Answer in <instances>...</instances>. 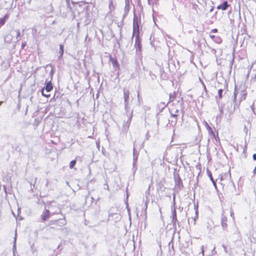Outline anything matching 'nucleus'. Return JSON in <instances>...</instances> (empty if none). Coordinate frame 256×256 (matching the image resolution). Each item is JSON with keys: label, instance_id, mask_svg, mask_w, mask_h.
<instances>
[{"label": "nucleus", "instance_id": "f257e3e1", "mask_svg": "<svg viewBox=\"0 0 256 256\" xmlns=\"http://www.w3.org/2000/svg\"><path fill=\"white\" fill-rule=\"evenodd\" d=\"M140 24V19L134 15L133 19V33L132 38L134 37V34H140L139 26Z\"/></svg>", "mask_w": 256, "mask_h": 256}, {"label": "nucleus", "instance_id": "f03ea898", "mask_svg": "<svg viewBox=\"0 0 256 256\" xmlns=\"http://www.w3.org/2000/svg\"><path fill=\"white\" fill-rule=\"evenodd\" d=\"M48 208L52 215L61 213L60 208L55 202H52Z\"/></svg>", "mask_w": 256, "mask_h": 256}, {"label": "nucleus", "instance_id": "7ed1b4c3", "mask_svg": "<svg viewBox=\"0 0 256 256\" xmlns=\"http://www.w3.org/2000/svg\"><path fill=\"white\" fill-rule=\"evenodd\" d=\"M124 92V107L125 109L126 110L129 104V98H130V91L128 89L124 88L123 90Z\"/></svg>", "mask_w": 256, "mask_h": 256}, {"label": "nucleus", "instance_id": "20e7f679", "mask_svg": "<svg viewBox=\"0 0 256 256\" xmlns=\"http://www.w3.org/2000/svg\"><path fill=\"white\" fill-rule=\"evenodd\" d=\"M52 88H53V86H52V84L51 82H48L46 84V86L45 88H42V95L44 96H46V97H48L50 96V95L48 94H45L44 93V90L47 92H50L52 90Z\"/></svg>", "mask_w": 256, "mask_h": 256}, {"label": "nucleus", "instance_id": "39448f33", "mask_svg": "<svg viewBox=\"0 0 256 256\" xmlns=\"http://www.w3.org/2000/svg\"><path fill=\"white\" fill-rule=\"evenodd\" d=\"M172 214L170 218L172 219V222L175 224L176 222L178 221L176 218V214L175 208V196L173 197V206H172Z\"/></svg>", "mask_w": 256, "mask_h": 256}, {"label": "nucleus", "instance_id": "423d86ee", "mask_svg": "<svg viewBox=\"0 0 256 256\" xmlns=\"http://www.w3.org/2000/svg\"><path fill=\"white\" fill-rule=\"evenodd\" d=\"M170 112L172 116L174 118V120H172V122H174V124H176L177 122L176 117L178 116V108H174V106H172V108H170Z\"/></svg>", "mask_w": 256, "mask_h": 256}, {"label": "nucleus", "instance_id": "0eeeda50", "mask_svg": "<svg viewBox=\"0 0 256 256\" xmlns=\"http://www.w3.org/2000/svg\"><path fill=\"white\" fill-rule=\"evenodd\" d=\"M134 47L136 50H141L142 45L140 44V34H136Z\"/></svg>", "mask_w": 256, "mask_h": 256}, {"label": "nucleus", "instance_id": "6e6552de", "mask_svg": "<svg viewBox=\"0 0 256 256\" xmlns=\"http://www.w3.org/2000/svg\"><path fill=\"white\" fill-rule=\"evenodd\" d=\"M110 60L112 63V64L115 70H119L120 68V65L118 62V60L115 57L110 56Z\"/></svg>", "mask_w": 256, "mask_h": 256}, {"label": "nucleus", "instance_id": "1a4fd4ad", "mask_svg": "<svg viewBox=\"0 0 256 256\" xmlns=\"http://www.w3.org/2000/svg\"><path fill=\"white\" fill-rule=\"evenodd\" d=\"M227 218L224 214H222L221 216V226L224 230H226L228 228Z\"/></svg>", "mask_w": 256, "mask_h": 256}, {"label": "nucleus", "instance_id": "9d476101", "mask_svg": "<svg viewBox=\"0 0 256 256\" xmlns=\"http://www.w3.org/2000/svg\"><path fill=\"white\" fill-rule=\"evenodd\" d=\"M50 223L51 224H56L60 226H64L66 224V222L64 219H59L58 220L50 221Z\"/></svg>", "mask_w": 256, "mask_h": 256}, {"label": "nucleus", "instance_id": "9b49d317", "mask_svg": "<svg viewBox=\"0 0 256 256\" xmlns=\"http://www.w3.org/2000/svg\"><path fill=\"white\" fill-rule=\"evenodd\" d=\"M50 212L48 210H46L41 215L42 219L44 220H47L50 218Z\"/></svg>", "mask_w": 256, "mask_h": 256}, {"label": "nucleus", "instance_id": "f8f14e48", "mask_svg": "<svg viewBox=\"0 0 256 256\" xmlns=\"http://www.w3.org/2000/svg\"><path fill=\"white\" fill-rule=\"evenodd\" d=\"M228 6H229V5L228 3V2L224 1L221 4L218 6H217V8L218 10H226L228 8Z\"/></svg>", "mask_w": 256, "mask_h": 256}, {"label": "nucleus", "instance_id": "ddd939ff", "mask_svg": "<svg viewBox=\"0 0 256 256\" xmlns=\"http://www.w3.org/2000/svg\"><path fill=\"white\" fill-rule=\"evenodd\" d=\"M210 36L212 40L217 44H220L222 42V38L218 36H215L214 35L210 34Z\"/></svg>", "mask_w": 256, "mask_h": 256}, {"label": "nucleus", "instance_id": "4468645a", "mask_svg": "<svg viewBox=\"0 0 256 256\" xmlns=\"http://www.w3.org/2000/svg\"><path fill=\"white\" fill-rule=\"evenodd\" d=\"M8 18L9 15L8 14H6L3 18H0V28L5 24L6 21Z\"/></svg>", "mask_w": 256, "mask_h": 256}, {"label": "nucleus", "instance_id": "2eb2a0df", "mask_svg": "<svg viewBox=\"0 0 256 256\" xmlns=\"http://www.w3.org/2000/svg\"><path fill=\"white\" fill-rule=\"evenodd\" d=\"M176 95V92H174L173 93H170L169 95V102H173L174 100Z\"/></svg>", "mask_w": 256, "mask_h": 256}, {"label": "nucleus", "instance_id": "dca6fc26", "mask_svg": "<svg viewBox=\"0 0 256 256\" xmlns=\"http://www.w3.org/2000/svg\"><path fill=\"white\" fill-rule=\"evenodd\" d=\"M207 174H208V177L210 178V180L212 182L214 186H216V182L212 178V174L211 172L208 170H207Z\"/></svg>", "mask_w": 256, "mask_h": 256}, {"label": "nucleus", "instance_id": "f3484780", "mask_svg": "<svg viewBox=\"0 0 256 256\" xmlns=\"http://www.w3.org/2000/svg\"><path fill=\"white\" fill-rule=\"evenodd\" d=\"M64 45L60 44V51H59L60 56L58 58L59 60L60 59L62 58V55L64 54Z\"/></svg>", "mask_w": 256, "mask_h": 256}, {"label": "nucleus", "instance_id": "a211bd4d", "mask_svg": "<svg viewBox=\"0 0 256 256\" xmlns=\"http://www.w3.org/2000/svg\"><path fill=\"white\" fill-rule=\"evenodd\" d=\"M241 97L240 98V102L246 99V93L244 91H242L240 93Z\"/></svg>", "mask_w": 256, "mask_h": 256}, {"label": "nucleus", "instance_id": "6ab92c4d", "mask_svg": "<svg viewBox=\"0 0 256 256\" xmlns=\"http://www.w3.org/2000/svg\"><path fill=\"white\" fill-rule=\"evenodd\" d=\"M133 151H134V162H133V164L134 165L135 162H136L137 158H138V154H136V150H135L134 147V148Z\"/></svg>", "mask_w": 256, "mask_h": 256}, {"label": "nucleus", "instance_id": "aec40b11", "mask_svg": "<svg viewBox=\"0 0 256 256\" xmlns=\"http://www.w3.org/2000/svg\"><path fill=\"white\" fill-rule=\"evenodd\" d=\"M76 164V160L71 161L70 164V168H74V166H75Z\"/></svg>", "mask_w": 256, "mask_h": 256}, {"label": "nucleus", "instance_id": "412c9836", "mask_svg": "<svg viewBox=\"0 0 256 256\" xmlns=\"http://www.w3.org/2000/svg\"><path fill=\"white\" fill-rule=\"evenodd\" d=\"M238 94V92L236 91V87L235 88L234 92V99L233 102H236V96Z\"/></svg>", "mask_w": 256, "mask_h": 256}, {"label": "nucleus", "instance_id": "4be33fe9", "mask_svg": "<svg viewBox=\"0 0 256 256\" xmlns=\"http://www.w3.org/2000/svg\"><path fill=\"white\" fill-rule=\"evenodd\" d=\"M109 8L110 10H112L114 9V6L112 2H110L109 4Z\"/></svg>", "mask_w": 256, "mask_h": 256}, {"label": "nucleus", "instance_id": "5701e85b", "mask_svg": "<svg viewBox=\"0 0 256 256\" xmlns=\"http://www.w3.org/2000/svg\"><path fill=\"white\" fill-rule=\"evenodd\" d=\"M176 182V186H180L182 185V180L179 178L178 180Z\"/></svg>", "mask_w": 256, "mask_h": 256}, {"label": "nucleus", "instance_id": "b1692460", "mask_svg": "<svg viewBox=\"0 0 256 256\" xmlns=\"http://www.w3.org/2000/svg\"><path fill=\"white\" fill-rule=\"evenodd\" d=\"M128 10H129V5L128 4L126 3V6L124 8V12H125L126 14L128 12Z\"/></svg>", "mask_w": 256, "mask_h": 256}, {"label": "nucleus", "instance_id": "393cba45", "mask_svg": "<svg viewBox=\"0 0 256 256\" xmlns=\"http://www.w3.org/2000/svg\"><path fill=\"white\" fill-rule=\"evenodd\" d=\"M16 38L17 40V41H19L20 40V38H18L20 36V30H16Z\"/></svg>", "mask_w": 256, "mask_h": 256}, {"label": "nucleus", "instance_id": "a878e982", "mask_svg": "<svg viewBox=\"0 0 256 256\" xmlns=\"http://www.w3.org/2000/svg\"><path fill=\"white\" fill-rule=\"evenodd\" d=\"M222 92H223V90H222V89H220L218 90V97L220 98H222Z\"/></svg>", "mask_w": 256, "mask_h": 256}, {"label": "nucleus", "instance_id": "bb28decb", "mask_svg": "<svg viewBox=\"0 0 256 256\" xmlns=\"http://www.w3.org/2000/svg\"><path fill=\"white\" fill-rule=\"evenodd\" d=\"M230 216L232 218H234V211L231 210L230 211Z\"/></svg>", "mask_w": 256, "mask_h": 256}, {"label": "nucleus", "instance_id": "cd10ccee", "mask_svg": "<svg viewBox=\"0 0 256 256\" xmlns=\"http://www.w3.org/2000/svg\"><path fill=\"white\" fill-rule=\"evenodd\" d=\"M131 118L132 117L130 116L129 119L127 121V123L128 124L126 126V127L128 128L129 127V124L130 123V122H131Z\"/></svg>", "mask_w": 256, "mask_h": 256}, {"label": "nucleus", "instance_id": "c85d7f7f", "mask_svg": "<svg viewBox=\"0 0 256 256\" xmlns=\"http://www.w3.org/2000/svg\"><path fill=\"white\" fill-rule=\"evenodd\" d=\"M218 32V30L216 28H214V29H212L211 30L210 34H211L212 32L216 33V32Z\"/></svg>", "mask_w": 256, "mask_h": 256}, {"label": "nucleus", "instance_id": "c756f323", "mask_svg": "<svg viewBox=\"0 0 256 256\" xmlns=\"http://www.w3.org/2000/svg\"><path fill=\"white\" fill-rule=\"evenodd\" d=\"M222 246L223 247V248H224V252L226 253V252H227V248H226V247L224 244H222Z\"/></svg>", "mask_w": 256, "mask_h": 256}, {"label": "nucleus", "instance_id": "7c9ffc66", "mask_svg": "<svg viewBox=\"0 0 256 256\" xmlns=\"http://www.w3.org/2000/svg\"><path fill=\"white\" fill-rule=\"evenodd\" d=\"M26 46V42H23L22 44V48H24V47Z\"/></svg>", "mask_w": 256, "mask_h": 256}, {"label": "nucleus", "instance_id": "2f4dec72", "mask_svg": "<svg viewBox=\"0 0 256 256\" xmlns=\"http://www.w3.org/2000/svg\"><path fill=\"white\" fill-rule=\"evenodd\" d=\"M201 249H202V253L204 256V246H202Z\"/></svg>", "mask_w": 256, "mask_h": 256}, {"label": "nucleus", "instance_id": "473e14b6", "mask_svg": "<svg viewBox=\"0 0 256 256\" xmlns=\"http://www.w3.org/2000/svg\"><path fill=\"white\" fill-rule=\"evenodd\" d=\"M252 158L254 160H256V154H253Z\"/></svg>", "mask_w": 256, "mask_h": 256}, {"label": "nucleus", "instance_id": "72a5a7b5", "mask_svg": "<svg viewBox=\"0 0 256 256\" xmlns=\"http://www.w3.org/2000/svg\"><path fill=\"white\" fill-rule=\"evenodd\" d=\"M36 180V178H35L34 184H32V183L30 184L31 186H32L34 187V186Z\"/></svg>", "mask_w": 256, "mask_h": 256}, {"label": "nucleus", "instance_id": "f704fd0d", "mask_svg": "<svg viewBox=\"0 0 256 256\" xmlns=\"http://www.w3.org/2000/svg\"><path fill=\"white\" fill-rule=\"evenodd\" d=\"M202 85L204 86V90L205 91L206 90V86L204 85V84L202 82Z\"/></svg>", "mask_w": 256, "mask_h": 256}, {"label": "nucleus", "instance_id": "c9c22d12", "mask_svg": "<svg viewBox=\"0 0 256 256\" xmlns=\"http://www.w3.org/2000/svg\"><path fill=\"white\" fill-rule=\"evenodd\" d=\"M16 232L15 238H14V242H16Z\"/></svg>", "mask_w": 256, "mask_h": 256}, {"label": "nucleus", "instance_id": "e433bc0d", "mask_svg": "<svg viewBox=\"0 0 256 256\" xmlns=\"http://www.w3.org/2000/svg\"><path fill=\"white\" fill-rule=\"evenodd\" d=\"M4 190H5V192H6V188L5 186H4Z\"/></svg>", "mask_w": 256, "mask_h": 256}, {"label": "nucleus", "instance_id": "4c0bfd02", "mask_svg": "<svg viewBox=\"0 0 256 256\" xmlns=\"http://www.w3.org/2000/svg\"><path fill=\"white\" fill-rule=\"evenodd\" d=\"M147 204H148V202L146 201L145 203V205L146 206V208H147Z\"/></svg>", "mask_w": 256, "mask_h": 256}, {"label": "nucleus", "instance_id": "58836bf2", "mask_svg": "<svg viewBox=\"0 0 256 256\" xmlns=\"http://www.w3.org/2000/svg\"><path fill=\"white\" fill-rule=\"evenodd\" d=\"M2 102L0 101V106L2 104Z\"/></svg>", "mask_w": 256, "mask_h": 256}]
</instances>
